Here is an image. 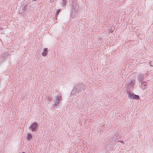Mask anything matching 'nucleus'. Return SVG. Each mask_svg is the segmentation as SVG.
<instances>
[{
    "label": "nucleus",
    "mask_w": 153,
    "mask_h": 153,
    "mask_svg": "<svg viewBox=\"0 0 153 153\" xmlns=\"http://www.w3.org/2000/svg\"><path fill=\"white\" fill-rule=\"evenodd\" d=\"M86 88L85 86L82 83L76 85L72 91V92H73V95L78 94L81 91H85V90Z\"/></svg>",
    "instance_id": "1"
},
{
    "label": "nucleus",
    "mask_w": 153,
    "mask_h": 153,
    "mask_svg": "<svg viewBox=\"0 0 153 153\" xmlns=\"http://www.w3.org/2000/svg\"><path fill=\"white\" fill-rule=\"evenodd\" d=\"M135 82V81L134 80H131L130 82H129L128 85V90L132 91L134 89Z\"/></svg>",
    "instance_id": "2"
},
{
    "label": "nucleus",
    "mask_w": 153,
    "mask_h": 153,
    "mask_svg": "<svg viewBox=\"0 0 153 153\" xmlns=\"http://www.w3.org/2000/svg\"><path fill=\"white\" fill-rule=\"evenodd\" d=\"M37 127V123L36 122H34L30 126V129L32 131H36Z\"/></svg>",
    "instance_id": "3"
},
{
    "label": "nucleus",
    "mask_w": 153,
    "mask_h": 153,
    "mask_svg": "<svg viewBox=\"0 0 153 153\" xmlns=\"http://www.w3.org/2000/svg\"><path fill=\"white\" fill-rule=\"evenodd\" d=\"M62 98V97H61V95L60 94H59L58 95H57L56 98L55 99V102L54 105L56 106H58L60 104V100Z\"/></svg>",
    "instance_id": "4"
},
{
    "label": "nucleus",
    "mask_w": 153,
    "mask_h": 153,
    "mask_svg": "<svg viewBox=\"0 0 153 153\" xmlns=\"http://www.w3.org/2000/svg\"><path fill=\"white\" fill-rule=\"evenodd\" d=\"M1 56L4 59V60H6L7 59L10 57V55H9V53L7 52L3 53Z\"/></svg>",
    "instance_id": "5"
},
{
    "label": "nucleus",
    "mask_w": 153,
    "mask_h": 153,
    "mask_svg": "<svg viewBox=\"0 0 153 153\" xmlns=\"http://www.w3.org/2000/svg\"><path fill=\"white\" fill-rule=\"evenodd\" d=\"M72 12H74V13H75V15L78 11V6L76 4L73 3L72 5Z\"/></svg>",
    "instance_id": "6"
},
{
    "label": "nucleus",
    "mask_w": 153,
    "mask_h": 153,
    "mask_svg": "<svg viewBox=\"0 0 153 153\" xmlns=\"http://www.w3.org/2000/svg\"><path fill=\"white\" fill-rule=\"evenodd\" d=\"M144 78V75L140 74H138V79L139 81L142 82L143 81Z\"/></svg>",
    "instance_id": "7"
},
{
    "label": "nucleus",
    "mask_w": 153,
    "mask_h": 153,
    "mask_svg": "<svg viewBox=\"0 0 153 153\" xmlns=\"http://www.w3.org/2000/svg\"><path fill=\"white\" fill-rule=\"evenodd\" d=\"M48 54V48H45L43 50V52L42 53V54L43 56H46Z\"/></svg>",
    "instance_id": "8"
},
{
    "label": "nucleus",
    "mask_w": 153,
    "mask_h": 153,
    "mask_svg": "<svg viewBox=\"0 0 153 153\" xmlns=\"http://www.w3.org/2000/svg\"><path fill=\"white\" fill-rule=\"evenodd\" d=\"M52 99V97L51 95H48L46 97V100L48 102L49 101H50ZM49 103V102H48Z\"/></svg>",
    "instance_id": "9"
},
{
    "label": "nucleus",
    "mask_w": 153,
    "mask_h": 153,
    "mask_svg": "<svg viewBox=\"0 0 153 153\" xmlns=\"http://www.w3.org/2000/svg\"><path fill=\"white\" fill-rule=\"evenodd\" d=\"M130 91L128 90H127V93L128 96V97L129 98H131L132 97V94L131 91Z\"/></svg>",
    "instance_id": "10"
},
{
    "label": "nucleus",
    "mask_w": 153,
    "mask_h": 153,
    "mask_svg": "<svg viewBox=\"0 0 153 153\" xmlns=\"http://www.w3.org/2000/svg\"><path fill=\"white\" fill-rule=\"evenodd\" d=\"M132 98L134 99L138 100L139 98V95L134 94L133 93Z\"/></svg>",
    "instance_id": "11"
},
{
    "label": "nucleus",
    "mask_w": 153,
    "mask_h": 153,
    "mask_svg": "<svg viewBox=\"0 0 153 153\" xmlns=\"http://www.w3.org/2000/svg\"><path fill=\"white\" fill-rule=\"evenodd\" d=\"M146 82H143L141 83V86L142 88H143L144 89L146 88Z\"/></svg>",
    "instance_id": "12"
},
{
    "label": "nucleus",
    "mask_w": 153,
    "mask_h": 153,
    "mask_svg": "<svg viewBox=\"0 0 153 153\" xmlns=\"http://www.w3.org/2000/svg\"><path fill=\"white\" fill-rule=\"evenodd\" d=\"M4 59H3V58H2V56H1V57L0 58V65H1L2 63H3L4 61H5Z\"/></svg>",
    "instance_id": "13"
},
{
    "label": "nucleus",
    "mask_w": 153,
    "mask_h": 153,
    "mask_svg": "<svg viewBox=\"0 0 153 153\" xmlns=\"http://www.w3.org/2000/svg\"><path fill=\"white\" fill-rule=\"evenodd\" d=\"M31 137H32L30 133H29L28 134L27 137V140H30Z\"/></svg>",
    "instance_id": "14"
},
{
    "label": "nucleus",
    "mask_w": 153,
    "mask_h": 153,
    "mask_svg": "<svg viewBox=\"0 0 153 153\" xmlns=\"http://www.w3.org/2000/svg\"><path fill=\"white\" fill-rule=\"evenodd\" d=\"M66 0H62V6H64L66 5Z\"/></svg>",
    "instance_id": "15"
},
{
    "label": "nucleus",
    "mask_w": 153,
    "mask_h": 153,
    "mask_svg": "<svg viewBox=\"0 0 153 153\" xmlns=\"http://www.w3.org/2000/svg\"><path fill=\"white\" fill-rule=\"evenodd\" d=\"M117 136H116V134H115L113 136V137L112 138V140L114 141H116V140H117Z\"/></svg>",
    "instance_id": "16"
},
{
    "label": "nucleus",
    "mask_w": 153,
    "mask_h": 153,
    "mask_svg": "<svg viewBox=\"0 0 153 153\" xmlns=\"http://www.w3.org/2000/svg\"><path fill=\"white\" fill-rule=\"evenodd\" d=\"M60 12V10L59 9L57 11V13L56 14V16H57L58 14Z\"/></svg>",
    "instance_id": "17"
},
{
    "label": "nucleus",
    "mask_w": 153,
    "mask_h": 153,
    "mask_svg": "<svg viewBox=\"0 0 153 153\" xmlns=\"http://www.w3.org/2000/svg\"><path fill=\"white\" fill-rule=\"evenodd\" d=\"M149 63H150V66H152V65H151V64H150V62H149Z\"/></svg>",
    "instance_id": "18"
},
{
    "label": "nucleus",
    "mask_w": 153,
    "mask_h": 153,
    "mask_svg": "<svg viewBox=\"0 0 153 153\" xmlns=\"http://www.w3.org/2000/svg\"><path fill=\"white\" fill-rule=\"evenodd\" d=\"M120 142L122 143L123 141H120Z\"/></svg>",
    "instance_id": "19"
},
{
    "label": "nucleus",
    "mask_w": 153,
    "mask_h": 153,
    "mask_svg": "<svg viewBox=\"0 0 153 153\" xmlns=\"http://www.w3.org/2000/svg\"><path fill=\"white\" fill-rule=\"evenodd\" d=\"M22 153H25V152H22Z\"/></svg>",
    "instance_id": "20"
},
{
    "label": "nucleus",
    "mask_w": 153,
    "mask_h": 153,
    "mask_svg": "<svg viewBox=\"0 0 153 153\" xmlns=\"http://www.w3.org/2000/svg\"><path fill=\"white\" fill-rule=\"evenodd\" d=\"M23 8H24V7H23V8H22V10H24Z\"/></svg>",
    "instance_id": "21"
}]
</instances>
